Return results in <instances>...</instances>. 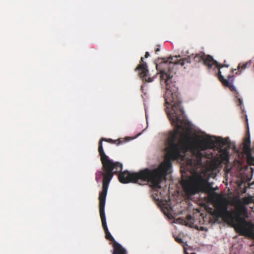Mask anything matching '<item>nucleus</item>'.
Wrapping results in <instances>:
<instances>
[{"mask_svg": "<svg viewBox=\"0 0 254 254\" xmlns=\"http://www.w3.org/2000/svg\"><path fill=\"white\" fill-rule=\"evenodd\" d=\"M171 116L169 120L173 126L175 127L173 131L170 133L167 139V146L165 148L166 155L164 161L154 170L146 169L141 172L140 175L144 179H149L154 185L158 186V184L166 180L168 171L171 167V160H176L182 157V153L185 154L190 150L192 158L188 161V164L194 169L202 165V159L205 157L210 159L213 157L212 152L205 153L202 151L213 148L216 145L220 147V161L224 163L229 162V139L225 140L218 137L215 140L211 137L203 138L194 144L191 142L189 133L191 127L189 122L184 119L183 115Z\"/></svg>", "mask_w": 254, "mask_h": 254, "instance_id": "obj_1", "label": "nucleus"}, {"mask_svg": "<svg viewBox=\"0 0 254 254\" xmlns=\"http://www.w3.org/2000/svg\"><path fill=\"white\" fill-rule=\"evenodd\" d=\"M209 55H205L204 53L200 52L194 56L192 54L184 59H180L181 56H169L168 58H158L155 62L156 68L160 74L161 81H164L166 84V91L164 95L166 106L167 114L169 118L175 115L180 116L184 114L181 106V101L179 97L178 88L174 83L173 76L176 73L177 65L184 66L186 64H190L192 58L196 63L203 62Z\"/></svg>", "mask_w": 254, "mask_h": 254, "instance_id": "obj_2", "label": "nucleus"}, {"mask_svg": "<svg viewBox=\"0 0 254 254\" xmlns=\"http://www.w3.org/2000/svg\"><path fill=\"white\" fill-rule=\"evenodd\" d=\"M103 141L111 143H115L117 145H120L123 142L120 139L113 140L111 138H101L99 142L98 152L100 156L102 168L101 170L98 171L96 173L95 178L96 181L98 182L101 177H103L102 188H108L114 175L120 173L118 175V178L120 182L122 183L126 184L131 182L141 185V183L142 182H147L150 183L152 186L154 188H161L160 184H158V186H155L151 181H149V179H144L140 175L141 172L146 169L149 170H154V169L145 168L137 173H130L127 171L121 172L123 169L122 163L119 162L113 161L106 155L103 148Z\"/></svg>", "mask_w": 254, "mask_h": 254, "instance_id": "obj_3", "label": "nucleus"}, {"mask_svg": "<svg viewBox=\"0 0 254 254\" xmlns=\"http://www.w3.org/2000/svg\"><path fill=\"white\" fill-rule=\"evenodd\" d=\"M254 203V197L252 195L246 196L240 199L239 197L235 198L231 203V204L236 208V212L243 229L242 235L248 234H253L254 231V224L251 221H247L248 217V209L247 205Z\"/></svg>", "mask_w": 254, "mask_h": 254, "instance_id": "obj_4", "label": "nucleus"}, {"mask_svg": "<svg viewBox=\"0 0 254 254\" xmlns=\"http://www.w3.org/2000/svg\"><path fill=\"white\" fill-rule=\"evenodd\" d=\"M184 191L188 196L199 192H212L214 191L208 178L202 173H195L190 181L185 180L183 183Z\"/></svg>", "mask_w": 254, "mask_h": 254, "instance_id": "obj_5", "label": "nucleus"}, {"mask_svg": "<svg viewBox=\"0 0 254 254\" xmlns=\"http://www.w3.org/2000/svg\"><path fill=\"white\" fill-rule=\"evenodd\" d=\"M229 204V201L226 198L217 201L214 204L216 213L219 216L222 217L224 221L229 223L237 233L242 235L243 229L239 224L236 208L231 211L228 210Z\"/></svg>", "mask_w": 254, "mask_h": 254, "instance_id": "obj_6", "label": "nucleus"}, {"mask_svg": "<svg viewBox=\"0 0 254 254\" xmlns=\"http://www.w3.org/2000/svg\"><path fill=\"white\" fill-rule=\"evenodd\" d=\"M204 62L208 69L211 68L212 66L215 65V67L218 68L217 76L218 77L219 80L221 81L224 86L228 87L231 91H235V88L233 85L234 80V76L229 75L228 76V79H226L221 74V71L220 70L221 68L223 67H229V65L228 64H225L226 62L225 61H224V64H220L218 63L216 60H215L211 56H209L205 60Z\"/></svg>", "mask_w": 254, "mask_h": 254, "instance_id": "obj_7", "label": "nucleus"}, {"mask_svg": "<svg viewBox=\"0 0 254 254\" xmlns=\"http://www.w3.org/2000/svg\"><path fill=\"white\" fill-rule=\"evenodd\" d=\"M108 188H102V191L99 193V212L100 215L101 219L102 225L103 228V229L105 231L106 236V238L113 242L114 243L115 242H116L113 236L111 235L110 233L109 232L106 220V216L105 213V205L106 202V197L107 194Z\"/></svg>", "mask_w": 254, "mask_h": 254, "instance_id": "obj_8", "label": "nucleus"}, {"mask_svg": "<svg viewBox=\"0 0 254 254\" xmlns=\"http://www.w3.org/2000/svg\"><path fill=\"white\" fill-rule=\"evenodd\" d=\"M135 70H138L140 77L143 80L148 82H152L153 81V77L148 76V70L147 69V64L145 62H144V59L143 57L141 58L140 63L137 65Z\"/></svg>", "mask_w": 254, "mask_h": 254, "instance_id": "obj_9", "label": "nucleus"}, {"mask_svg": "<svg viewBox=\"0 0 254 254\" xmlns=\"http://www.w3.org/2000/svg\"><path fill=\"white\" fill-rule=\"evenodd\" d=\"M113 254H127L126 250L118 243H113Z\"/></svg>", "mask_w": 254, "mask_h": 254, "instance_id": "obj_10", "label": "nucleus"}, {"mask_svg": "<svg viewBox=\"0 0 254 254\" xmlns=\"http://www.w3.org/2000/svg\"><path fill=\"white\" fill-rule=\"evenodd\" d=\"M251 140L249 131H248L243 142V148L245 151L250 150Z\"/></svg>", "mask_w": 254, "mask_h": 254, "instance_id": "obj_11", "label": "nucleus"}, {"mask_svg": "<svg viewBox=\"0 0 254 254\" xmlns=\"http://www.w3.org/2000/svg\"><path fill=\"white\" fill-rule=\"evenodd\" d=\"M248 65V63H244V64H240L238 66V69L239 70L240 69H244L246 68L247 66Z\"/></svg>", "mask_w": 254, "mask_h": 254, "instance_id": "obj_12", "label": "nucleus"}, {"mask_svg": "<svg viewBox=\"0 0 254 254\" xmlns=\"http://www.w3.org/2000/svg\"><path fill=\"white\" fill-rule=\"evenodd\" d=\"M176 241L180 244H183L184 243V241L182 238L177 237L176 238Z\"/></svg>", "mask_w": 254, "mask_h": 254, "instance_id": "obj_13", "label": "nucleus"}, {"mask_svg": "<svg viewBox=\"0 0 254 254\" xmlns=\"http://www.w3.org/2000/svg\"><path fill=\"white\" fill-rule=\"evenodd\" d=\"M244 236L252 237L254 239V231L253 234H248L247 235H245Z\"/></svg>", "mask_w": 254, "mask_h": 254, "instance_id": "obj_14", "label": "nucleus"}, {"mask_svg": "<svg viewBox=\"0 0 254 254\" xmlns=\"http://www.w3.org/2000/svg\"><path fill=\"white\" fill-rule=\"evenodd\" d=\"M192 218V217L191 215H188L187 216V219L188 220V221H190L191 219Z\"/></svg>", "mask_w": 254, "mask_h": 254, "instance_id": "obj_15", "label": "nucleus"}, {"mask_svg": "<svg viewBox=\"0 0 254 254\" xmlns=\"http://www.w3.org/2000/svg\"><path fill=\"white\" fill-rule=\"evenodd\" d=\"M149 56V52H146L145 53V58H148Z\"/></svg>", "mask_w": 254, "mask_h": 254, "instance_id": "obj_16", "label": "nucleus"}, {"mask_svg": "<svg viewBox=\"0 0 254 254\" xmlns=\"http://www.w3.org/2000/svg\"><path fill=\"white\" fill-rule=\"evenodd\" d=\"M160 51L159 48H157L155 50V53L157 54L158 52Z\"/></svg>", "mask_w": 254, "mask_h": 254, "instance_id": "obj_17", "label": "nucleus"}, {"mask_svg": "<svg viewBox=\"0 0 254 254\" xmlns=\"http://www.w3.org/2000/svg\"><path fill=\"white\" fill-rule=\"evenodd\" d=\"M238 100H239V102H240V103H239V105H241V104H242V101L241 100V99H238Z\"/></svg>", "mask_w": 254, "mask_h": 254, "instance_id": "obj_18", "label": "nucleus"}]
</instances>
